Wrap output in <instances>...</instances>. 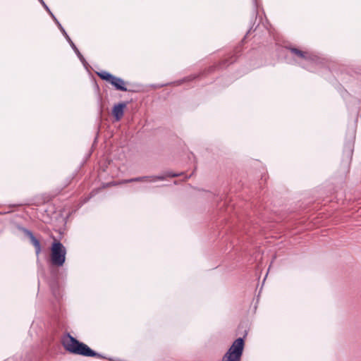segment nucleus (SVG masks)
Masks as SVG:
<instances>
[{"label":"nucleus","mask_w":361,"mask_h":361,"mask_svg":"<svg viewBox=\"0 0 361 361\" xmlns=\"http://www.w3.org/2000/svg\"><path fill=\"white\" fill-rule=\"evenodd\" d=\"M285 57L287 63L297 64L310 71H314L312 66L319 61V57L312 53L292 46L285 47Z\"/></svg>","instance_id":"f257e3e1"},{"label":"nucleus","mask_w":361,"mask_h":361,"mask_svg":"<svg viewBox=\"0 0 361 361\" xmlns=\"http://www.w3.org/2000/svg\"><path fill=\"white\" fill-rule=\"evenodd\" d=\"M61 343L65 350L72 354L85 357H96L101 359H106L105 356L92 350L87 345L80 342L70 334H67L63 336Z\"/></svg>","instance_id":"f03ea898"},{"label":"nucleus","mask_w":361,"mask_h":361,"mask_svg":"<svg viewBox=\"0 0 361 361\" xmlns=\"http://www.w3.org/2000/svg\"><path fill=\"white\" fill-rule=\"evenodd\" d=\"M245 346L244 339H235L222 357V361H240Z\"/></svg>","instance_id":"7ed1b4c3"},{"label":"nucleus","mask_w":361,"mask_h":361,"mask_svg":"<svg viewBox=\"0 0 361 361\" xmlns=\"http://www.w3.org/2000/svg\"><path fill=\"white\" fill-rule=\"evenodd\" d=\"M66 249L59 241L53 243L51 248V262L56 267H62L66 261Z\"/></svg>","instance_id":"20e7f679"},{"label":"nucleus","mask_w":361,"mask_h":361,"mask_svg":"<svg viewBox=\"0 0 361 361\" xmlns=\"http://www.w3.org/2000/svg\"><path fill=\"white\" fill-rule=\"evenodd\" d=\"M178 174L173 173L171 172H166L164 175L160 176H140L137 178H133L130 179H126L122 181L123 183H132V182H142V181H148V182H156L157 180H164L166 177H176Z\"/></svg>","instance_id":"39448f33"},{"label":"nucleus","mask_w":361,"mask_h":361,"mask_svg":"<svg viewBox=\"0 0 361 361\" xmlns=\"http://www.w3.org/2000/svg\"><path fill=\"white\" fill-rule=\"evenodd\" d=\"M20 230H21L25 235L30 238L31 243L35 247V253L37 256H38L42 251L39 241L34 236L33 233L30 230L23 227L20 228Z\"/></svg>","instance_id":"423d86ee"},{"label":"nucleus","mask_w":361,"mask_h":361,"mask_svg":"<svg viewBox=\"0 0 361 361\" xmlns=\"http://www.w3.org/2000/svg\"><path fill=\"white\" fill-rule=\"evenodd\" d=\"M126 107V104L124 102L118 103L114 106L112 109V114L117 121H120L123 116L124 109Z\"/></svg>","instance_id":"0eeeda50"},{"label":"nucleus","mask_w":361,"mask_h":361,"mask_svg":"<svg viewBox=\"0 0 361 361\" xmlns=\"http://www.w3.org/2000/svg\"><path fill=\"white\" fill-rule=\"evenodd\" d=\"M110 83L117 90L124 91V92L128 90L127 88L125 87V84H126L125 81L121 78L114 76V79H112V80L111 81Z\"/></svg>","instance_id":"6e6552de"},{"label":"nucleus","mask_w":361,"mask_h":361,"mask_svg":"<svg viewBox=\"0 0 361 361\" xmlns=\"http://www.w3.org/2000/svg\"><path fill=\"white\" fill-rule=\"evenodd\" d=\"M97 74L99 76L100 78L109 82H111V81L112 80V79H114V75H111V73L105 71L98 72L97 73Z\"/></svg>","instance_id":"1a4fd4ad"},{"label":"nucleus","mask_w":361,"mask_h":361,"mask_svg":"<svg viewBox=\"0 0 361 361\" xmlns=\"http://www.w3.org/2000/svg\"><path fill=\"white\" fill-rule=\"evenodd\" d=\"M59 29L60 30V31L61 32L63 35L65 37L67 42L69 43L70 46L71 47V48L72 49L75 48V47H76L75 44L71 40V39L70 38V37L68 36V35L67 34V32H66L65 29L63 27L61 24H59Z\"/></svg>","instance_id":"9d476101"},{"label":"nucleus","mask_w":361,"mask_h":361,"mask_svg":"<svg viewBox=\"0 0 361 361\" xmlns=\"http://www.w3.org/2000/svg\"><path fill=\"white\" fill-rule=\"evenodd\" d=\"M73 50L74 51V52L75 53V54L77 55V56L78 57V59H80V61L82 63V64L86 66V65L87 64V61H85V58L83 57V56L81 54V53L80 52V51L78 50V49L77 48V47H75V48L73 49Z\"/></svg>","instance_id":"9b49d317"},{"label":"nucleus","mask_w":361,"mask_h":361,"mask_svg":"<svg viewBox=\"0 0 361 361\" xmlns=\"http://www.w3.org/2000/svg\"><path fill=\"white\" fill-rule=\"evenodd\" d=\"M50 16L51 17V18L54 20V21L56 24L57 27H59V24H61L59 23V21L57 20V18L55 17V16L54 14H51Z\"/></svg>","instance_id":"f8f14e48"},{"label":"nucleus","mask_w":361,"mask_h":361,"mask_svg":"<svg viewBox=\"0 0 361 361\" xmlns=\"http://www.w3.org/2000/svg\"><path fill=\"white\" fill-rule=\"evenodd\" d=\"M44 8H47V5L43 0H38Z\"/></svg>","instance_id":"ddd939ff"},{"label":"nucleus","mask_w":361,"mask_h":361,"mask_svg":"<svg viewBox=\"0 0 361 361\" xmlns=\"http://www.w3.org/2000/svg\"><path fill=\"white\" fill-rule=\"evenodd\" d=\"M48 13L51 16V14H53V13L50 11L49 8L47 6V8H44Z\"/></svg>","instance_id":"4468645a"},{"label":"nucleus","mask_w":361,"mask_h":361,"mask_svg":"<svg viewBox=\"0 0 361 361\" xmlns=\"http://www.w3.org/2000/svg\"><path fill=\"white\" fill-rule=\"evenodd\" d=\"M353 152V149H351V146L349 147V154H351Z\"/></svg>","instance_id":"2eb2a0df"},{"label":"nucleus","mask_w":361,"mask_h":361,"mask_svg":"<svg viewBox=\"0 0 361 361\" xmlns=\"http://www.w3.org/2000/svg\"><path fill=\"white\" fill-rule=\"evenodd\" d=\"M54 295H55L56 297H57L56 293V292L54 290Z\"/></svg>","instance_id":"dca6fc26"},{"label":"nucleus","mask_w":361,"mask_h":361,"mask_svg":"<svg viewBox=\"0 0 361 361\" xmlns=\"http://www.w3.org/2000/svg\"><path fill=\"white\" fill-rule=\"evenodd\" d=\"M253 1H254L255 4H256V0H253Z\"/></svg>","instance_id":"f3484780"}]
</instances>
